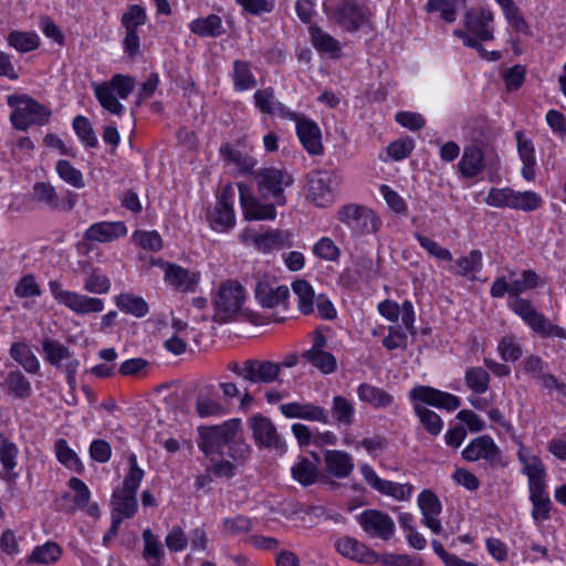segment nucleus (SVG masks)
Returning a JSON list of instances; mask_svg holds the SVG:
<instances>
[{"mask_svg":"<svg viewBox=\"0 0 566 566\" xmlns=\"http://www.w3.org/2000/svg\"><path fill=\"white\" fill-rule=\"evenodd\" d=\"M303 358L323 374H332L337 368L335 356L326 350L304 352Z\"/></svg>","mask_w":566,"mask_h":566,"instance_id":"nucleus-50","label":"nucleus"},{"mask_svg":"<svg viewBox=\"0 0 566 566\" xmlns=\"http://www.w3.org/2000/svg\"><path fill=\"white\" fill-rule=\"evenodd\" d=\"M296 123V133L300 142L304 146V148L311 155H319L323 153L322 145V134L318 125L302 115L295 113V116L292 118Z\"/></svg>","mask_w":566,"mask_h":566,"instance_id":"nucleus-21","label":"nucleus"},{"mask_svg":"<svg viewBox=\"0 0 566 566\" xmlns=\"http://www.w3.org/2000/svg\"><path fill=\"white\" fill-rule=\"evenodd\" d=\"M337 218L357 234L375 233L381 224L371 209L356 203L343 206Z\"/></svg>","mask_w":566,"mask_h":566,"instance_id":"nucleus-10","label":"nucleus"},{"mask_svg":"<svg viewBox=\"0 0 566 566\" xmlns=\"http://www.w3.org/2000/svg\"><path fill=\"white\" fill-rule=\"evenodd\" d=\"M357 395L360 401L377 409L387 408L394 402V397L389 392L366 382L358 386Z\"/></svg>","mask_w":566,"mask_h":566,"instance_id":"nucleus-36","label":"nucleus"},{"mask_svg":"<svg viewBox=\"0 0 566 566\" xmlns=\"http://www.w3.org/2000/svg\"><path fill=\"white\" fill-rule=\"evenodd\" d=\"M357 521L363 531L374 538L388 541L396 531L394 520L387 513L379 510H365L358 515Z\"/></svg>","mask_w":566,"mask_h":566,"instance_id":"nucleus-15","label":"nucleus"},{"mask_svg":"<svg viewBox=\"0 0 566 566\" xmlns=\"http://www.w3.org/2000/svg\"><path fill=\"white\" fill-rule=\"evenodd\" d=\"M233 87L238 92L248 91L256 85V78L247 61L235 60L232 72Z\"/></svg>","mask_w":566,"mask_h":566,"instance_id":"nucleus-45","label":"nucleus"},{"mask_svg":"<svg viewBox=\"0 0 566 566\" xmlns=\"http://www.w3.org/2000/svg\"><path fill=\"white\" fill-rule=\"evenodd\" d=\"M235 463L243 464L251 454V447L244 441L241 431H237L233 441L228 444V451L224 452Z\"/></svg>","mask_w":566,"mask_h":566,"instance_id":"nucleus-55","label":"nucleus"},{"mask_svg":"<svg viewBox=\"0 0 566 566\" xmlns=\"http://www.w3.org/2000/svg\"><path fill=\"white\" fill-rule=\"evenodd\" d=\"M127 234V228L122 221L114 222H96L92 224L84 233L87 241H96L101 243L112 242Z\"/></svg>","mask_w":566,"mask_h":566,"instance_id":"nucleus-29","label":"nucleus"},{"mask_svg":"<svg viewBox=\"0 0 566 566\" xmlns=\"http://www.w3.org/2000/svg\"><path fill=\"white\" fill-rule=\"evenodd\" d=\"M418 506L422 514V523L434 534L442 532L439 515L442 505L439 497L430 490H423L418 496Z\"/></svg>","mask_w":566,"mask_h":566,"instance_id":"nucleus-25","label":"nucleus"},{"mask_svg":"<svg viewBox=\"0 0 566 566\" xmlns=\"http://www.w3.org/2000/svg\"><path fill=\"white\" fill-rule=\"evenodd\" d=\"M69 488L74 492V495L65 493L61 501V510L66 513H74L76 510H85L92 517H99L101 511L97 503H90L91 491L87 485L78 478H71L69 480Z\"/></svg>","mask_w":566,"mask_h":566,"instance_id":"nucleus-13","label":"nucleus"},{"mask_svg":"<svg viewBox=\"0 0 566 566\" xmlns=\"http://www.w3.org/2000/svg\"><path fill=\"white\" fill-rule=\"evenodd\" d=\"M240 196V203L247 220H273L276 210L273 203L260 202L251 192L249 186L243 182L237 184Z\"/></svg>","mask_w":566,"mask_h":566,"instance_id":"nucleus-17","label":"nucleus"},{"mask_svg":"<svg viewBox=\"0 0 566 566\" xmlns=\"http://www.w3.org/2000/svg\"><path fill=\"white\" fill-rule=\"evenodd\" d=\"M42 349L45 360L55 368H61L62 360H67L64 366L66 381L72 389L75 388L80 360L72 357L70 348L56 339L44 338L42 340Z\"/></svg>","mask_w":566,"mask_h":566,"instance_id":"nucleus-12","label":"nucleus"},{"mask_svg":"<svg viewBox=\"0 0 566 566\" xmlns=\"http://www.w3.org/2000/svg\"><path fill=\"white\" fill-rule=\"evenodd\" d=\"M8 105L14 108L10 122L18 130L25 132L31 126H43L51 117V111L46 106L25 94L9 96Z\"/></svg>","mask_w":566,"mask_h":566,"instance_id":"nucleus-2","label":"nucleus"},{"mask_svg":"<svg viewBox=\"0 0 566 566\" xmlns=\"http://www.w3.org/2000/svg\"><path fill=\"white\" fill-rule=\"evenodd\" d=\"M332 415L339 426H350L354 422L355 407L347 398L338 395L332 401Z\"/></svg>","mask_w":566,"mask_h":566,"instance_id":"nucleus-49","label":"nucleus"},{"mask_svg":"<svg viewBox=\"0 0 566 566\" xmlns=\"http://www.w3.org/2000/svg\"><path fill=\"white\" fill-rule=\"evenodd\" d=\"M291 234L287 231L271 230L263 234L254 237V243L263 252L277 250L285 245H291Z\"/></svg>","mask_w":566,"mask_h":566,"instance_id":"nucleus-43","label":"nucleus"},{"mask_svg":"<svg viewBox=\"0 0 566 566\" xmlns=\"http://www.w3.org/2000/svg\"><path fill=\"white\" fill-rule=\"evenodd\" d=\"M490 375L482 367H471L465 371V384L475 394H484L489 389Z\"/></svg>","mask_w":566,"mask_h":566,"instance_id":"nucleus-53","label":"nucleus"},{"mask_svg":"<svg viewBox=\"0 0 566 566\" xmlns=\"http://www.w3.org/2000/svg\"><path fill=\"white\" fill-rule=\"evenodd\" d=\"M458 269H451L455 275L467 276L471 280L474 279V274L482 269V253L479 250H472L465 256H461L457 260Z\"/></svg>","mask_w":566,"mask_h":566,"instance_id":"nucleus-48","label":"nucleus"},{"mask_svg":"<svg viewBox=\"0 0 566 566\" xmlns=\"http://www.w3.org/2000/svg\"><path fill=\"white\" fill-rule=\"evenodd\" d=\"M512 310L537 334L548 337L566 338V329L552 324L533 304L525 298L516 297Z\"/></svg>","mask_w":566,"mask_h":566,"instance_id":"nucleus-9","label":"nucleus"},{"mask_svg":"<svg viewBox=\"0 0 566 566\" xmlns=\"http://www.w3.org/2000/svg\"><path fill=\"white\" fill-rule=\"evenodd\" d=\"M334 547L345 558L365 563L376 564L379 560L378 554L369 548L365 543L358 541L355 537L344 536L337 538L334 543Z\"/></svg>","mask_w":566,"mask_h":566,"instance_id":"nucleus-19","label":"nucleus"},{"mask_svg":"<svg viewBox=\"0 0 566 566\" xmlns=\"http://www.w3.org/2000/svg\"><path fill=\"white\" fill-rule=\"evenodd\" d=\"M18 446L0 433V463L8 480L18 478V473L14 471L18 464Z\"/></svg>","mask_w":566,"mask_h":566,"instance_id":"nucleus-37","label":"nucleus"},{"mask_svg":"<svg viewBox=\"0 0 566 566\" xmlns=\"http://www.w3.org/2000/svg\"><path fill=\"white\" fill-rule=\"evenodd\" d=\"M282 365L270 360L248 359L247 381L252 384H272L279 379Z\"/></svg>","mask_w":566,"mask_h":566,"instance_id":"nucleus-28","label":"nucleus"},{"mask_svg":"<svg viewBox=\"0 0 566 566\" xmlns=\"http://www.w3.org/2000/svg\"><path fill=\"white\" fill-rule=\"evenodd\" d=\"M248 426L258 447L280 452L285 450V443L270 418L261 413L254 415L248 420Z\"/></svg>","mask_w":566,"mask_h":566,"instance_id":"nucleus-14","label":"nucleus"},{"mask_svg":"<svg viewBox=\"0 0 566 566\" xmlns=\"http://www.w3.org/2000/svg\"><path fill=\"white\" fill-rule=\"evenodd\" d=\"M55 170L62 180L74 188L81 189L85 186L82 172L73 167L69 160H59L56 163Z\"/></svg>","mask_w":566,"mask_h":566,"instance_id":"nucleus-58","label":"nucleus"},{"mask_svg":"<svg viewBox=\"0 0 566 566\" xmlns=\"http://www.w3.org/2000/svg\"><path fill=\"white\" fill-rule=\"evenodd\" d=\"M116 306L124 313L135 317H144L149 312L147 302L132 293H122L115 298Z\"/></svg>","mask_w":566,"mask_h":566,"instance_id":"nucleus-42","label":"nucleus"},{"mask_svg":"<svg viewBox=\"0 0 566 566\" xmlns=\"http://www.w3.org/2000/svg\"><path fill=\"white\" fill-rule=\"evenodd\" d=\"M516 140H517V150L518 155L521 157V160L523 163L522 167V176L528 180L532 181L535 179L536 172V156H535V149L533 146V143L530 139H526L524 137L523 132H516L515 133Z\"/></svg>","mask_w":566,"mask_h":566,"instance_id":"nucleus-34","label":"nucleus"},{"mask_svg":"<svg viewBox=\"0 0 566 566\" xmlns=\"http://www.w3.org/2000/svg\"><path fill=\"white\" fill-rule=\"evenodd\" d=\"M518 459L523 463V473L528 478V488L536 485H545L544 475L545 468L542 460L537 455H525L521 450Z\"/></svg>","mask_w":566,"mask_h":566,"instance_id":"nucleus-40","label":"nucleus"},{"mask_svg":"<svg viewBox=\"0 0 566 566\" xmlns=\"http://www.w3.org/2000/svg\"><path fill=\"white\" fill-rule=\"evenodd\" d=\"M415 411L420 419L421 424L432 436H438L443 427L441 417L421 405H415Z\"/></svg>","mask_w":566,"mask_h":566,"instance_id":"nucleus-54","label":"nucleus"},{"mask_svg":"<svg viewBox=\"0 0 566 566\" xmlns=\"http://www.w3.org/2000/svg\"><path fill=\"white\" fill-rule=\"evenodd\" d=\"M94 94L101 106L114 115H122L125 107L117 97L126 99L135 88V78L115 74L109 81L93 84Z\"/></svg>","mask_w":566,"mask_h":566,"instance_id":"nucleus-4","label":"nucleus"},{"mask_svg":"<svg viewBox=\"0 0 566 566\" xmlns=\"http://www.w3.org/2000/svg\"><path fill=\"white\" fill-rule=\"evenodd\" d=\"M530 500L532 502V517L536 523L549 518L553 503L545 491V485H536L530 488Z\"/></svg>","mask_w":566,"mask_h":566,"instance_id":"nucleus-35","label":"nucleus"},{"mask_svg":"<svg viewBox=\"0 0 566 566\" xmlns=\"http://www.w3.org/2000/svg\"><path fill=\"white\" fill-rule=\"evenodd\" d=\"M326 470L333 476L344 479L354 470V460L349 453L339 450H327L324 454Z\"/></svg>","mask_w":566,"mask_h":566,"instance_id":"nucleus-31","label":"nucleus"},{"mask_svg":"<svg viewBox=\"0 0 566 566\" xmlns=\"http://www.w3.org/2000/svg\"><path fill=\"white\" fill-rule=\"evenodd\" d=\"M165 282L181 292H193L199 282V274L177 264L163 263Z\"/></svg>","mask_w":566,"mask_h":566,"instance_id":"nucleus-27","label":"nucleus"},{"mask_svg":"<svg viewBox=\"0 0 566 566\" xmlns=\"http://www.w3.org/2000/svg\"><path fill=\"white\" fill-rule=\"evenodd\" d=\"M415 238L419 242V244L433 258L440 261L451 262L453 260L451 252L441 247L438 242L432 239L419 233L415 232Z\"/></svg>","mask_w":566,"mask_h":566,"instance_id":"nucleus-62","label":"nucleus"},{"mask_svg":"<svg viewBox=\"0 0 566 566\" xmlns=\"http://www.w3.org/2000/svg\"><path fill=\"white\" fill-rule=\"evenodd\" d=\"M139 486L127 488L123 482V486L113 492L111 506L112 518L123 522L126 518H132L138 509L136 493Z\"/></svg>","mask_w":566,"mask_h":566,"instance_id":"nucleus-18","label":"nucleus"},{"mask_svg":"<svg viewBox=\"0 0 566 566\" xmlns=\"http://www.w3.org/2000/svg\"><path fill=\"white\" fill-rule=\"evenodd\" d=\"M245 301L247 291L238 280L221 281L211 294L212 322L222 325L235 321Z\"/></svg>","mask_w":566,"mask_h":566,"instance_id":"nucleus-1","label":"nucleus"},{"mask_svg":"<svg viewBox=\"0 0 566 566\" xmlns=\"http://www.w3.org/2000/svg\"><path fill=\"white\" fill-rule=\"evenodd\" d=\"M410 398L448 411H453L460 406V399L457 396L429 386L415 387L410 391Z\"/></svg>","mask_w":566,"mask_h":566,"instance_id":"nucleus-20","label":"nucleus"},{"mask_svg":"<svg viewBox=\"0 0 566 566\" xmlns=\"http://www.w3.org/2000/svg\"><path fill=\"white\" fill-rule=\"evenodd\" d=\"M143 541L144 558L149 563L150 566H161V559L165 555V552L159 538L151 532L150 528H146L143 532Z\"/></svg>","mask_w":566,"mask_h":566,"instance_id":"nucleus-44","label":"nucleus"},{"mask_svg":"<svg viewBox=\"0 0 566 566\" xmlns=\"http://www.w3.org/2000/svg\"><path fill=\"white\" fill-rule=\"evenodd\" d=\"M485 168L484 154L476 145H470L464 148L459 170L465 178H474Z\"/></svg>","mask_w":566,"mask_h":566,"instance_id":"nucleus-32","label":"nucleus"},{"mask_svg":"<svg viewBox=\"0 0 566 566\" xmlns=\"http://www.w3.org/2000/svg\"><path fill=\"white\" fill-rule=\"evenodd\" d=\"M10 356L29 374H36L40 370L39 359L25 343H13L10 348Z\"/></svg>","mask_w":566,"mask_h":566,"instance_id":"nucleus-41","label":"nucleus"},{"mask_svg":"<svg viewBox=\"0 0 566 566\" xmlns=\"http://www.w3.org/2000/svg\"><path fill=\"white\" fill-rule=\"evenodd\" d=\"M189 29L192 33L202 38H217L224 33L222 20L217 14H209L191 21Z\"/></svg>","mask_w":566,"mask_h":566,"instance_id":"nucleus-38","label":"nucleus"},{"mask_svg":"<svg viewBox=\"0 0 566 566\" xmlns=\"http://www.w3.org/2000/svg\"><path fill=\"white\" fill-rule=\"evenodd\" d=\"M6 384L8 389L15 398L25 399L31 395V385L25 376L19 371H11L7 379Z\"/></svg>","mask_w":566,"mask_h":566,"instance_id":"nucleus-56","label":"nucleus"},{"mask_svg":"<svg viewBox=\"0 0 566 566\" xmlns=\"http://www.w3.org/2000/svg\"><path fill=\"white\" fill-rule=\"evenodd\" d=\"M258 193L263 199H273L276 205L284 206V190L294 182L292 175L285 169L266 167L258 169L253 175Z\"/></svg>","mask_w":566,"mask_h":566,"instance_id":"nucleus-5","label":"nucleus"},{"mask_svg":"<svg viewBox=\"0 0 566 566\" xmlns=\"http://www.w3.org/2000/svg\"><path fill=\"white\" fill-rule=\"evenodd\" d=\"M240 429L239 420H229L220 426L201 427L199 428L200 442L199 449L207 455L224 454L223 449L230 441H233V436Z\"/></svg>","mask_w":566,"mask_h":566,"instance_id":"nucleus-6","label":"nucleus"},{"mask_svg":"<svg viewBox=\"0 0 566 566\" xmlns=\"http://www.w3.org/2000/svg\"><path fill=\"white\" fill-rule=\"evenodd\" d=\"M327 17L347 32L358 31L368 20L369 10L357 0H325Z\"/></svg>","mask_w":566,"mask_h":566,"instance_id":"nucleus-3","label":"nucleus"},{"mask_svg":"<svg viewBox=\"0 0 566 566\" xmlns=\"http://www.w3.org/2000/svg\"><path fill=\"white\" fill-rule=\"evenodd\" d=\"M33 196L36 201L44 203L51 209H56L59 207V197L51 184L36 182L33 186Z\"/></svg>","mask_w":566,"mask_h":566,"instance_id":"nucleus-63","label":"nucleus"},{"mask_svg":"<svg viewBox=\"0 0 566 566\" xmlns=\"http://www.w3.org/2000/svg\"><path fill=\"white\" fill-rule=\"evenodd\" d=\"M340 178L337 172L316 170L308 175V198L317 207H326L334 201L335 190Z\"/></svg>","mask_w":566,"mask_h":566,"instance_id":"nucleus-11","label":"nucleus"},{"mask_svg":"<svg viewBox=\"0 0 566 566\" xmlns=\"http://www.w3.org/2000/svg\"><path fill=\"white\" fill-rule=\"evenodd\" d=\"M360 473L370 488L384 495L391 496L397 501H408L412 495L413 488L411 484H400L392 481L382 480L367 463L360 465Z\"/></svg>","mask_w":566,"mask_h":566,"instance_id":"nucleus-16","label":"nucleus"},{"mask_svg":"<svg viewBox=\"0 0 566 566\" xmlns=\"http://www.w3.org/2000/svg\"><path fill=\"white\" fill-rule=\"evenodd\" d=\"M310 34L312 43L318 52L329 54L332 57H338L340 55V44L329 33L325 32L319 27H312Z\"/></svg>","mask_w":566,"mask_h":566,"instance_id":"nucleus-39","label":"nucleus"},{"mask_svg":"<svg viewBox=\"0 0 566 566\" xmlns=\"http://www.w3.org/2000/svg\"><path fill=\"white\" fill-rule=\"evenodd\" d=\"M8 43L17 51L27 53L38 49L39 36L32 32L12 31L8 35Z\"/></svg>","mask_w":566,"mask_h":566,"instance_id":"nucleus-52","label":"nucleus"},{"mask_svg":"<svg viewBox=\"0 0 566 566\" xmlns=\"http://www.w3.org/2000/svg\"><path fill=\"white\" fill-rule=\"evenodd\" d=\"M318 462L319 460L316 455L314 461H311L307 458H302L291 469L293 479L304 486L312 485L317 479Z\"/></svg>","mask_w":566,"mask_h":566,"instance_id":"nucleus-46","label":"nucleus"},{"mask_svg":"<svg viewBox=\"0 0 566 566\" xmlns=\"http://www.w3.org/2000/svg\"><path fill=\"white\" fill-rule=\"evenodd\" d=\"M497 352L504 361H516L523 355L522 346L513 335L501 338L497 345Z\"/></svg>","mask_w":566,"mask_h":566,"instance_id":"nucleus-60","label":"nucleus"},{"mask_svg":"<svg viewBox=\"0 0 566 566\" xmlns=\"http://www.w3.org/2000/svg\"><path fill=\"white\" fill-rule=\"evenodd\" d=\"M280 411L286 418L303 419L307 421H315L321 423H329L328 411L321 406H316L310 402H287L280 406Z\"/></svg>","mask_w":566,"mask_h":566,"instance_id":"nucleus-24","label":"nucleus"},{"mask_svg":"<svg viewBox=\"0 0 566 566\" xmlns=\"http://www.w3.org/2000/svg\"><path fill=\"white\" fill-rule=\"evenodd\" d=\"M462 457L469 462L484 461L492 470L504 469L507 464L501 449L490 436L474 438L463 450Z\"/></svg>","mask_w":566,"mask_h":566,"instance_id":"nucleus-7","label":"nucleus"},{"mask_svg":"<svg viewBox=\"0 0 566 566\" xmlns=\"http://www.w3.org/2000/svg\"><path fill=\"white\" fill-rule=\"evenodd\" d=\"M61 546L52 541L45 542L33 548L32 553L25 558V565H43L49 566L59 562L62 556Z\"/></svg>","mask_w":566,"mask_h":566,"instance_id":"nucleus-33","label":"nucleus"},{"mask_svg":"<svg viewBox=\"0 0 566 566\" xmlns=\"http://www.w3.org/2000/svg\"><path fill=\"white\" fill-rule=\"evenodd\" d=\"M49 289L57 303L70 308L77 315L99 313L104 310V302L101 298L64 290L62 283L56 280L49 282Z\"/></svg>","mask_w":566,"mask_h":566,"instance_id":"nucleus-8","label":"nucleus"},{"mask_svg":"<svg viewBox=\"0 0 566 566\" xmlns=\"http://www.w3.org/2000/svg\"><path fill=\"white\" fill-rule=\"evenodd\" d=\"M196 410L200 417L222 416L226 408L214 398L200 395L196 401Z\"/></svg>","mask_w":566,"mask_h":566,"instance_id":"nucleus-64","label":"nucleus"},{"mask_svg":"<svg viewBox=\"0 0 566 566\" xmlns=\"http://www.w3.org/2000/svg\"><path fill=\"white\" fill-rule=\"evenodd\" d=\"M289 295V287L277 284L274 280H261L255 286V297L263 307L274 308L283 306Z\"/></svg>","mask_w":566,"mask_h":566,"instance_id":"nucleus-22","label":"nucleus"},{"mask_svg":"<svg viewBox=\"0 0 566 566\" xmlns=\"http://www.w3.org/2000/svg\"><path fill=\"white\" fill-rule=\"evenodd\" d=\"M255 107L263 114L277 115L281 118H293L295 113L290 111L284 104L275 99L274 90L266 87L258 90L253 95Z\"/></svg>","mask_w":566,"mask_h":566,"instance_id":"nucleus-30","label":"nucleus"},{"mask_svg":"<svg viewBox=\"0 0 566 566\" xmlns=\"http://www.w3.org/2000/svg\"><path fill=\"white\" fill-rule=\"evenodd\" d=\"M292 287L298 297V310L305 315L312 314L316 298L311 284L304 280H298L293 283Z\"/></svg>","mask_w":566,"mask_h":566,"instance_id":"nucleus-51","label":"nucleus"},{"mask_svg":"<svg viewBox=\"0 0 566 566\" xmlns=\"http://www.w3.org/2000/svg\"><path fill=\"white\" fill-rule=\"evenodd\" d=\"M493 13L486 8L479 11L468 10L465 13V27L475 35L479 41H490L493 39Z\"/></svg>","mask_w":566,"mask_h":566,"instance_id":"nucleus-26","label":"nucleus"},{"mask_svg":"<svg viewBox=\"0 0 566 566\" xmlns=\"http://www.w3.org/2000/svg\"><path fill=\"white\" fill-rule=\"evenodd\" d=\"M147 21L145 9L139 4H132L123 13L120 22L126 31H135Z\"/></svg>","mask_w":566,"mask_h":566,"instance_id":"nucleus-57","label":"nucleus"},{"mask_svg":"<svg viewBox=\"0 0 566 566\" xmlns=\"http://www.w3.org/2000/svg\"><path fill=\"white\" fill-rule=\"evenodd\" d=\"M220 156L227 166H232L239 176L254 175L258 159L249 153L234 148L231 144H222L219 148Z\"/></svg>","mask_w":566,"mask_h":566,"instance_id":"nucleus-23","label":"nucleus"},{"mask_svg":"<svg viewBox=\"0 0 566 566\" xmlns=\"http://www.w3.org/2000/svg\"><path fill=\"white\" fill-rule=\"evenodd\" d=\"M512 209L534 211L542 205V198L534 191H514L512 196Z\"/></svg>","mask_w":566,"mask_h":566,"instance_id":"nucleus-61","label":"nucleus"},{"mask_svg":"<svg viewBox=\"0 0 566 566\" xmlns=\"http://www.w3.org/2000/svg\"><path fill=\"white\" fill-rule=\"evenodd\" d=\"M73 128L77 137L86 147L95 148L98 145L94 129L86 117L81 115L76 116L73 119Z\"/></svg>","mask_w":566,"mask_h":566,"instance_id":"nucleus-59","label":"nucleus"},{"mask_svg":"<svg viewBox=\"0 0 566 566\" xmlns=\"http://www.w3.org/2000/svg\"><path fill=\"white\" fill-rule=\"evenodd\" d=\"M211 224L214 229L227 230L234 226V210L232 202L219 200L211 217Z\"/></svg>","mask_w":566,"mask_h":566,"instance_id":"nucleus-47","label":"nucleus"}]
</instances>
